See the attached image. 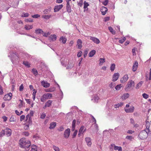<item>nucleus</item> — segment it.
<instances>
[{"label": "nucleus", "mask_w": 151, "mask_h": 151, "mask_svg": "<svg viewBox=\"0 0 151 151\" xmlns=\"http://www.w3.org/2000/svg\"><path fill=\"white\" fill-rule=\"evenodd\" d=\"M28 56V55L25 53H21L19 55H18L15 52L10 53V55L8 56L10 58L13 64L15 63V61L18 60L19 59H23L25 58V56Z\"/></svg>", "instance_id": "1"}, {"label": "nucleus", "mask_w": 151, "mask_h": 151, "mask_svg": "<svg viewBox=\"0 0 151 151\" xmlns=\"http://www.w3.org/2000/svg\"><path fill=\"white\" fill-rule=\"evenodd\" d=\"M19 142V144L22 147L24 148L26 151L29 150V148L31 145L30 142L29 140L23 138L20 139Z\"/></svg>", "instance_id": "2"}, {"label": "nucleus", "mask_w": 151, "mask_h": 151, "mask_svg": "<svg viewBox=\"0 0 151 151\" xmlns=\"http://www.w3.org/2000/svg\"><path fill=\"white\" fill-rule=\"evenodd\" d=\"M149 132V129H146L141 131L138 136V137L141 139H144L147 137L148 133Z\"/></svg>", "instance_id": "3"}, {"label": "nucleus", "mask_w": 151, "mask_h": 151, "mask_svg": "<svg viewBox=\"0 0 151 151\" xmlns=\"http://www.w3.org/2000/svg\"><path fill=\"white\" fill-rule=\"evenodd\" d=\"M134 85L135 83L134 81L132 80L129 81L128 83L127 86L125 88V90L126 91H129L130 88L132 86L134 87Z\"/></svg>", "instance_id": "4"}, {"label": "nucleus", "mask_w": 151, "mask_h": 151, "mask_svg": "<svg viewBox=\"0 0 151 151\" xmlns=\"http://www.w3.org/2000/svg\"><path fill=\"white\" fill-rule=\"evenodd\" d=\"M124 111L127 113H132L134 111V106H131L129 108H124Z\"/></svg>", "instance_id": "5"}, {"label": "nucleus", "mask_w": 151, "mask_h": 151, "mask_svg": "<svg viewBox=\"0 0 151 151\" xmlns=\"http://www.w3.org/2000/svg\"><path fill=\"white\" fill-rule=\"evenodd\" d=\"M99 99V95L98 94H95L92 97L91 100L94 102H98Z\"/></svg>", "instance_id": "6"}, {"label": "nucleus", "mask_w": 151, "mask_h": 151, "mask_svg": "<svg viewBox=\"0 0 151 151\" xmlns=\"http://www.w3.org/2000/svg\"><path fill=\"white\" fill-rule=\"evenodd\" d=\"M5 131V134L7 137L10 136L12 134V130L8 128H6L4 130Z\"/></svg>", "instance_id": "7"}, {"label": "nucleus", "mask_w": 151, "mask_h": 151, "mask_svg": "<svg viewBox=\"0 0 151 151\" xmlns=\"http://www.w3.org/2000/svg\"><path fill=\"white\" fill-rule=\"evenodd\" d=\"M12 96V94L11 93H9L8 94L4 95V99L5 101H9L11 100Z\"/></svg>", "instance_id": "8"}, {"label": "nucleus", "mask_w": 151, "mask_h": 151, "mask_svg": "<svg viewBox=\"0 0 151 151\" xmlns=\"http://www.w3.org/2000/svg\"><path fill=\"white\" fill-rule=\"evenodd\" d=\"M70 133V129L68 128L66 129L64 132V135L65 138H68L69 136Z\"/></svg>", "instance_id": "9"}, {"label": "nucleus", "mask_w": 151, "mask_h": 151, "mask_svg": "<svg viewBox=\"0 0 151 151\" xmlns=\"http://www.w3.org/2000/svg\"><path fill=\"white\" fill-rule=\"evenodd\" d=\"M25 121L27 123H28L29 124H31L32 123V121L31 117L29 116V114H27L26 117Z\"/></svg>", "instance_id": "10"}, {"label": "nucleus", "mask_w": 151, "mask_h": 151, "mask_svg": "<svg viewBox=\"0 0 151 151\" xmlns=\"http://www.w3.org/2000/svg\"><path fill=\"white\" fill-rule=\"evenodd\" d=\"M119 76V73H115L113 75L112 81L114 82L116 81L118 79Z\"/></svg>", "instance_id": "11"}, {"label": "nucleus", "mask_w": 151, "mask_h": 151, "mask_svg": "<svg viewBox=\"0 0 151 151\" xmlns=\"http://www.w3.org/2000/svg\"><path fill=\"white\" fill-rule=\"evenodd\" d=\"M63 5L62 4L55 6L54 8V12H58L63 8Z\"/></svg>", "instance_id": "12"}, {"label": "nucleus", "mask_w": 151, "mask_h": 151, "mask_svg": "<svg viewBox=\"0 0 151 151\" xmlns=\"http://www.w3.org/2000/svg\"><path fill=\"white\" fill-rule=\"evenodd\" d=\"M82 42L81 39H78L77 42V47L79 49H81L82 47Z\"/></svg>", "instance_id": "13"}, {"label": "nucleus", "mask_w": 151, "mask_h": 151, "mask_svg": "<svg viewBox=\"0 0 151 151\" xmlns=\"http://www.w3.org/2000/svg\"><path fill=\"white\" fill-rule=\"evenodd\" d=\"M41 84L44 87L46 88L49 87L50 86V83H47V81H42L41 82Z\"/></svg>", "instance_id": "14"}, {"label": "nucleus", "mask_w": 151, "mask_h": 151, "mask_svg": "<svg viewBox=\"0 0 151 151\" xmlns=\"http://www.w3.org/2000/svg\"><path fill=\"white\" fill-rule=\"evenodd\" d=\"M85 140L87 143V145L88 147H91L92 143L91 142V139L90 137H87L85 138Z\"/></svg>", "instance_id": "15"}, {"label": "nucleus", "mask_w": 151, "mask_h": 151, "mask_svg": "<svg viewBox=\"0 0 151 151\" xmlns=\"http://www.w3.org/2000/svg\"><path fill=\"white\" fill-rule=\"evenodd\" d=\"M138 62L137 61H135L132 66V70L133 71L135 72L137 70L138 67Z\"/></svg>", "instance_id": "16"}, {"label": "nucleus", "mask_w": 151, "mask_h": 151, "mask_svg": "<svg viewBox=\"0 0 151 151\" xmlns=\"http://www.w3.org/2000/svg\"><path fill=\"white\" fill-rule=\"evenodd\" d=\"M90 39L92 40L94 42L97 44H98L100 42L99 40L95 37H90Z\"/></svg>", "instance_id": "17"}, {"label": "nucleus", "mask_w": 151, "mask_h": 151, "mask_svg": "<svg viewBox=\"0 0 151 151\" xmlns=\"http://www.w3.org/2000/svg\"><path fill=\"white\" fill-rule=\"evenodd\" d=\"M129 77L127 75H125L122 78L120 82L122 83H124L126 82L128 79Z\"/></svg>", "instance_id": "18"}, {"label": "nucleus", "mask_w": 151, "mask_h": 151, "mask_svg": "<svg viewBox=\"0 0 151 151\" xmlns=\"http://www.w3.org/2000/svg\"><path fill=\"white\" fill-rule=\"evenodd\" d=\"M108 9L107 8L104 6H102L101 9V12L102 14L103 15H105Z\"/></svg>", "instance_id": "19"}, {"label": "nucleus", "mask_w": 151, "mask_h": 151, "mask_svg": "<svg viewBox=\"0 0 151 151\" xmlns=\"http://www.w3.org/2000/svg\"><path fill=\"white\" fill-rule=\"evenodd\" d=\"M49 39L52 41H55L57 39V37L55 34L51 35L49 36Z\"/></svg>", "instance_id": "20"}, {"label": "nucleus", "mask_w": 151, "mask_h": 151, "mask_svg": "<svg viewBox=\"0 0 151 151\" xmlns=\"http://www.w3.org/2000/svg\"><path fill=\"white\" fill-rule=\"evenodd\" d=\"M43 95V97L46 99H50L52 97V94L50 93H45Z\"/></svg>", "instance_id": "21"}, {"label": "nucleus", "mask_w": 151, "mask_h": 151, "mask_svg": "<svg viewBox=\"0 0 151 151\" xmlns=\"http://www.w3.org/2000/svg\"><path fill=\"white\" fill-rule=\"evenodd\" d=\"M66 10L67 12L68 13H70L71 12V7L70 5V3L69 1H66Z\"/></svg>", "instance_id": "22"}, {"label": "nucleus", "mask_w": 151, "mask_h": 151, "mask_svg": "<svg viewBox=\"0 0 151 151\" xmlns=\"http://www.w3.org/2000/svg\"><path fill=\"white\" fill-rule=\"evenodd\" d=\"M67 40V39L65 37L62 36L60 38L59 40L60 41H61L63 44H65Z\"/></svg>", "instance_id": "23"}, {"label": "nucleus", "mask_w": 151, "mask_h": 151, "mask_svg": "<svg viewBox=\"0 0 151 151\" xmlns=\"http://www.w3.org/2000/svg\"><path fill=\"white\" fill-rule=\"evenodd\" d=\"M89 6V4L87 2H86V1H85L84 2L83 7V8L84 9V12L86 11H87L88 10V8L87 7Z\"/></svg>", "instance_id": "24"}, {"label": "nucleus", "mask_w": 151, "mask_h": 151, "mask_svg": "<svg viewBox=\"0 0 151 151\" xmlns=\"http://www.w3.org/2000/svg\"><path fill=\"white\" fill-rule=\"evenodd\" d=\"M56 126V123L55 122H52L50 123L49 128L51 129L54 128Z\"/></svg>", "instance_id": "25"}, {"label": "nucleus", "mask_w": 151, "mask_h": 151, "mask_svg": "<svg viewBox=\"0 0 151 151\" xmlns=\"http://www.w3.org/2000/svg\"><path fill=\"white\" fill-rule=\"evenodd\" d=\"M129 94L128 93H126L124 94L123 96H122L121 98L122 100H125L129 96Z\"/></svg>", "instance_id": "26"}, {"label": "nucleus", "mask_w": 151, "mask_h": 151, "mask_svg": "<svg viewBox=\"0 0 151 151\" xmlns=\"http://www.w3.org/2000/svg\"><path fill=\"white\" fill-rule=\"evenodd\" d=\"M124 103L123 102H120L119 103L116 104L114 105V107L115 108H119L120 107L122 106L124 104Z\"/></svg>", "instance_id": "27"}, {"label": "nucleus", "mask_w": 151, "mask_h": 151, "mask_svg": "<svg viewBox=\"0 0 151 151\" xmlns=\"http://www.w3.org/2000/svg\"><path fill=\"white\" fill-rule=\"evenodd\" d=\"M96 51L95 50H93L89 52L88 55L89 57H92L95 54Z\"/></svg>", "instance_id": "28"}, {"label": "nucleus", "mask_w": 151, "mask_h": 151, "mask_svg": "<svg viewBox=\"0 0 151 151\" xmlns=\"http://www.w3.org/2000/svg\"><path fill=\"white\" fill-rule=\"evenodd\" d=\"M52 102V100H49L45 104V106L50 107L51 105Z\"/></svg>", "instance_id": "29"}, {"label": "nucleus", "mask_w": 151, "mask_h": 151, "mask_svg": "<svg viewBox=\"0 0 151 151\" xmlns=\"http://www.w3.org/2000/svg\"><path fill=\"white\" fill-rule=\"evenodd\" d=\"M61 63L62 65L64 66L65 67H66L67 63H66V60L64 59L63 61V59H61Z\"/></svg>", "instance_id": "30"}, {"label": "nucleus", "mask_w": 151, "mask_h": 151, "mask_svg": "<svg viewBox=\"0 0 151 151\" xmlns=\"http://www.w3.org/2000/svg\"><path fill=\"white\" fill-rule=\"evenodd\" d=\"M76 123V120L75 119L73 120L72 122V129H71L72 131H74L75 129Z\"/></svg>", "instance_id": "31"}, {"label": "nucleus", "mask_w": 151, "mask_h": 151, "mask_svg": "<svg viewBox=\"0 0 151 151\" xmlns=\"http://www.w3.org/2000/svg\"><path fill=\"white\" fill-rule=\"evenodd\" d=\"M32 28L33 26L32 25H26L24 26L25 29L27 30L31 29Z\"/></svg>", "instance_id": "32"}, {"label": "nucleus", "mask_w": 151, "mask_h": 151, "mask_svg": "<svg viewBox=\"0 0 151 151\" xmlns=\"http://www.w3.org/2000/svg\"><path fill=\"white\" fill-rule=\"evenodd\" d=\"M55 88L54 87L51 88L46 89L45 91L46 92H52L55 90Z\"/></svg>", "instance_id": "33"}, {"label": "nucleus", "mask_w": 151, "mask_h": 151, "mask_svg": "<svg viewBox=\"0 0 151 151\" xmlns=\"http://www.w3.org/2000/svg\"><path fill=\"white\" fill-rule=\"evenodd\" d=\"M114 149L115 150H118V151H122V147H121L117 146H115Z\"/></svg>", "instance_id": "34"}, {"label": "nucleus", "mask_w": 151, "mask_h": 151, "mask_svg": "<svg viewBox=\"0 0 151 151\" xmlns=\"http://www.w3.org/2000/svg\"><path fill=\"white\" fill-rule=\"evenodd\" d=\"M32 72L33 73V74L35 76H36L38 75V72L37 70L35 69H33L32 70Z\"/></svg>", "instance_id": "35"}, {"label": "nucleus", "mask_w": 151, "mask_h": 151, "mask_svg": "<svg viewBox=\"0 0 151 151\" xmlns=\"http://www.w3.org/2000/svg\"><path fill=\"white\" fill-rule=\"evenodd\" d=\"M43 31L41 29H37L35 30V33L37 34H41L43 33Z\"/></svg>", "instance_id": "36"}, {"label": "nucleus", "mask_w": 151, "mask_h": 151, "mask_svg": "<svg viewBox=\"0 0 151 151\" xmlns=\"http://www.w3.org/2000/svg\"><path fill=\"white\" fill-rule=\"evenodd\" d=\"M31 148V151H37V147L36 145H32Z\"/></svg>", "instance_id": "37"}, {"label": "nucleus", "mask_w": 151, "mask_h": 151, "mask_svg": "<svg viewBox=\"0 0 151 151\" xmlns=\"http://www.w3.org/2000/svg\"><path fill=\"white\" fill-rule=\"evenodd\" d=\"M23 64L27 68L30 67V64L28 62L26 61H24L23 63Z\"/></svg>", "instance_id": "38"}, {"label": "nucleus", "mask_w": 151, "mask_h": 151, "mask_svg": "<svg viewBox=\"0 0 151 151\" xmlns=\"http://www.w3.org/2000/svg\"><path fill=\"white\" fill-rule=\"evenodd\" d=\"M110 70L111 72L113 71L115 68V65L114 63L112 64L110 68Z\"/></svg>", "instance_id": "39"}, {"label": "nucleus", "mask_w": 151, "mask_h": 151, "mask_svg": "<svg viewBox=\"0 0 151 151\" xmlns=\"http://www.w3.org/2000/svg\"><path fill=\"white\" fill-rule=\"evenodd\" d=\"M108 29L109 31L113 35H115L116 33V32L112 28L110 27H108Z\"/></svg>", "instance_id": "40"}, {"label": "nucleus", "mask_w": 151, "mask_h": 151, "mask_svg": "<svg viewBox=\"0 0 151 151\" xmlns=\"http://www.w3.org/2000/svg\"><path fill=\"white\" fill-rule=\"evenodd\" d=\"M130 121L131 123L134 125V127H137L138 126V124H134V121L133 119H130Z\"/></svg>", "instance_id": "41"}, {"label": "nucleus", "mask_w": 151, "mask_h": 151, "mask_svg": "<svg viewBox=\"0 0 151 151\" xmlns=\"http://www.w3.org/2000/svg\"><path fill=\"white\" fill-rule=\"evenodd\" d=\"M122 84H119V85H117L116 87H115V89L116 90H119L122 87Z\"/></svg>", "instance_id": "42"}, {"label": "nucleus", "mask_w": 151, "mask_h": 151, "mask_svg": "<svg viewBox=\"0 0 151 151\" xmlns=\"http://www.w3.org/2000/svg\"><path fill=\"white\" fill-rule=\"evenodd\" d=\"M100 62L99 64L102 65L103 63L105 62V58H100L99 60Z\"/></svg>", "instance_id": "43"}, {"label": "nucleus", "mask_w": 151, "mask_h": 151, "mask_svg": "<svg viewBox=\"0 0 151 151\" xmlns=\"http://www.w3.org/2000/svg\"><path fill=\"white\" fill-rule=\"evenodd\" d=\"M86 129H84V127L83 126H82L80 127L79 131L83 132V133L85 131Z\"/></svg>", "instance_id": "44"}, {"label": "nucleus", "mask_w": 151, "mask_h": 151, "mask_svg": "<svg viewBox=\"0 0 151 151\" xmlns=\"http://www.w3.org/2000/svg\"><path fill=\"white\" fill-rule=\"evenodd\" d=\"M74 131V132L73 134L72 135V138H74L76 137L78 132V131L77 130H75Z\"/></svg>", "instance_id": "45"}, {"label": "nucleus", "mask_w": 151, "mask_h": 151, "mask_svg": "<svg viewBox=\"0 0 151 151\" xmlns=\"http://www.w3.org/2000/svg\"><path fill=\"white\" fill-rule=\"evenodd\" d=\"M43 36L45 37H47L49 36L50 35V33L49 32H48L47 33H45L43 32Z\"/></svg>", "instance_id": "46"}, {"label": "nucleus", "mask_w": 151, "mask_h": 151, "mask_svg": "<svg viewBox=\"0 0 151 151\" xmlns=\"http://www.w3.org/2000/svg\"><path fill=\"white\" fill-rule=\"evenodd\" d=\"M126 40V37H124L122 39H120L119 40V42L120 43L122 44Z\"/></svg>", "instance_id": "47"}, {"label": "nucleus", "mask_w": 151, "mask_h": 151, "mask_svg": "<svg viewBox=\"0 0 151 151\" xmlns=\"http://www.w3.org/2000/svg\"><path fill=\"white\" fill-rule=\"evenodd\" d=\"M5 134V131L4 130H2L0 132V137H3Z\"/></svg>", "instance_id": "48"}, {"label": "nucleus", "mask_w": 151, "mask_h": 151, "mask_svg": "<svg viewBox=\"0 0 151 151\" xmlns=\"http://www.w3.org/2000/svg\"><path fill=\"white\" fill-rule=\"evenodd\" d=\"M142 82H140L138 83L136 86V88L137 89H138L139 87H140L142 85Z\"/></svg>", "instance_id": "49"}, {"label": "nucleus", "mask_w": 151, "mask_h": 151, "mask_svg": "<svg viewBox=\"0 0 151 151\" xmlns=\"http://www.w3.org/2000/svg\"><path fill=\"white\" fill-rule=\"evenodd\" d=\"M142 96L145 99H147L149 97V95L145 93L142 94Z\"/></svg>", "instance_id": "50"}, {"label": "nucleus", "mask_w": 151, "mask_h": 151, "mask_svg": "<svg viewBox=\"0 0 151 151\" xmlns=\"http://www.w3.org/2000/svg\"><path fill=\"white\" fill-rule=\"evenodd\" d=\"M53 150L55 151H60L59 148L58 147L55 146L53 145Z\"/></svg>", "instance_id": "51"}, {"label": "nucleus", "mask_w": 151, "mask_h": 151, "mask_svg": "<svg viewBox=\"0 0 151 151\" xmlns=\"http://www.w3.org/2000/svg\"><path fill=\"white\" fill-rule=\"evenodd\" d=\"M83 4V0H80V1L78 3V6L81 7Z\"/></svg>", "instance_id": "52"}, {"label": "nucleus", "mask_w": 151, "mask_h": 151, "mask_svg": "<svg viewBox=\"0 0 151 151\" xmlns=\"http://www.w3.org/2000/svg\"><path fill=\"white\" fill-rule=\"evenodd\" d=\"M15 117L14 116H12L10 118L9 121L10 122H14L15 120Z\"/></svg>", "instance_id": "53"}, {"label": "nucleus", "mask_w": 151, "mask_h": 151, "mask_svg": "<svg viewBox=\"0 0 151 151\" xmlns=\"http://www.w3.org/2000/svg\"><path fill=\"white\" fill-rule=\"evenodd\" d=\"M115 85V83L111 82L109 84V86L110 88H112L114 87Z\"/></svg>", "instance_id": "54"}, {"label": "nucleus", "mask_w": 151, "mask_h": 151, "mask_svg": "<svg viewBox=\"0 0 151 151\" xmlns=\"http://www.w3.org/2000/svg\"><path fill=\"white\" fill-rule=\"evenodd\" d=\"M19 101H20V103L19 105L18 106L19 108H21L22 107L23 102V101L21 99H20L19 100Z\"/></svg>", "instance_id": "55"}, {"label": "nucleus", "mask_w": 151, "mask_h": 151, "mask_svg": "<svg viewBox=\"0 0 151 151\" xmlns=\"http://www.w3.org/2000/svg\"><path fill=\"white\" fill-rule=\"evenodd\" d=\"M29 124H26L24 127V129L25 130H28L29 129Z\"/></svg>", "instance_id": "56"}, {"label": "nucleus", "mask_w": 151, "mask_h": 151, "mask_svg": "<svg viewBox=\"0 0 151 151\" xmlns=\"http://www.w3.org/2000/svg\"><path fill=\"white\" fill-rule=\"evenodd\" d=\"M108 2V0H105V1L103 2L102 3L104 6H106Z\"/></svg>", "instance_id": "57"}, {"label": "nucleus", "mask_w": 151, "mask_h": 151, "mask_svg": "<svg viewBox=\"0 0 151 151\" xmlns=\"http://www.w3.org/2000/svg\"><path fill=\"white\" fill-rule=\"evenodd\" d=\"M29 14L28 13H23L22 15V17H26L29 16Z\"/></svg>", "instance_id": "58"}, {"label": "nucleus", "mask_w": 151, "mask_h": 151, "mask_svg": "<svg viewBox=\"0 0 151 151\" xmlns=\"http://www.w3.org/2000/svg\"><path fill=\"white\" fill-rule=\"evenodd\" d=\"M42 17L44 19H49L50 17V15H45L43 16Z\"/></svg>", "instance_id": "59"}, {"label": "nucleus", "mask_w": 151, "mask_h": 151, "mask_svg": "<svg viewBox=\"0 0 151 151\" xmlns=\"http://www.w3.org/2000/svg\"><path fill=\"white\" fill-rule=\"evenodd\" d=\"M46 116L45 114V113H42L41 115L40 118L42 119H44Z\"/></svg>", "instance_id": "60"}, {"label": "nucleus", "mask_w": 151, "mask_h": 151, "mask_svg": "<svg viewBox=\"0 0 151 151\" xmlns=\"http://www.w3.org/2000/svg\"><path fill=\"white\" fill-rule=\"evenodd\" d=\"M40 17V15L38 14H35L32 16V17L33 18H38Z\"/></svg>", "instance_id": "61"}, {"label": "nucleus", "mask_w": 151, "mask_h": 151, "mask_svg": "<svg viewBox=\"0 0 151 151\" xmlns=\"http://www.w3.org/2000/svg\"><path fill=\"white\" fill-rule=\"evenodd\" d=\"M73 66V63H71L70 65H69L66 68L67 69H68L69 68H72Z\"/></svg>", "instance_id": "62"}, {"label": "nucleus", "mask_w": 151, "mask_h": 151, "mask_svg": "<svg viewBox=\"0 0 151 151\" xmlns=\"http://www.w3.org/2000/svg\"><path fill=\"white\" fill-rule=\"evenodd\" d=\"M25 118V116L24 115H22L20 117V120L21 121H23Z\"/></svg>", "instance_id": "63"}, {"label": "nucleus", "mask_w": 151, "mask_h": 151, "mask_svg": "<svg viewBox=\"0 0 151 151\" xmlns=\"http://www.w3.org/2000/svg\"><path fill=\"white\" fill-rule=\"evenodd\" d=\"M82 54V52L81 51H79L78 53L77 56L78 57H80Z\"/></svg>", "instance_id": "64"}]
</instances>
